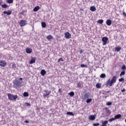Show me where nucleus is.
I'll use <instances>...</instances> for the list:
<instances>
[{"label": "nucleus", "mask_w": 126, "mask_h": 126, "mask_svg": "<svg viewBox=\"0 0 126 126\" xmlns=\"http://www.w3.org/2000/svg\"><path fill=\"white\" fill-rule=\"evenodd\" d=\"M125 80V79L124 78H121V79H119V82H123Z\"/></svg>", "instance_id": "4c0bfd02"}, {"label": "nucleus", "mask_w": 126, "mask_h": 126, "mask_svg": "<svg viewBox=\"0 0 126 126\" xmlns=\"http://www.w3.org/2000/svg\"><path fill=\"white\" fill-rule=\"evenodd\" d=\"M26 52L27 54H31V53H32V49L27 48L26 49Z\"/></svg>", "instance_id": "ddd939ff"}, {"label": "nucleus", "mask_w": 126, "mask_h": 126, "mask_svg": "<svg viewBox=\"0 0 126 126\" xmlns=\"http://www.w3.org/2000/svg\"><path fill=\"white\" fill-rule=\"evenodd\" d=\"M24 13H25V10H23L21 12V14L22 15H24Z\"/></svg>", "instance_id": "79ce46f5"}, {"label": "nucleus", "mask_w": 126, "mask_h": 126, "mask_svg": "<svg viewBox=\"0 0 126 126\" xmlns=\"http://www.w3.org/2000/svg\"><path fill=\"white\" fill-rule=\"evenodd\" d=\"M106 113H107L108 115H110L111 114V111L109 109L106 110Z\"/></svg>", "instance_id": "58836bf2"}, {"label": "nucleus", "mask_w": 126, "mask_h": 126, "mask_svg": "<svg viewBox=\"0 0 126 126\" xmlns=\"http://www.w3.org/2000/svg\"><path fill=\"white\" fill-rule=\"evenodd\" d=\"M1 7L2 8H7V7H8V6H7V5L6 4H3L2 5H1Z\"/></svg>", "instance_id": "b1692460"}, {"label": "nucleus", "mask_w": 126, "mask_h": 126, "mask_svg": "<svg viewBox=\"0 0 126 126\" xmlns=\"http://www.w3.org/2000/svg\"><path fill=\"white\" fill-rule=\"evenodd\" d=\"M46 73V70H45V69H42L40 71V74L42 76H44V75H45Z\"/></svg>", "instance_id": "f3484780"}, {"label": "nucleus", "mask_w": 126, "mask_h": 126, "mask_svg": "<svg viewBox=\"0 0 126 126\" xmlns=\"http://www.w3.org/2000/svg\"><path fill=\"white\" fill-rule=\"evenodd\" d=\"M94 126H100V124L99 123H94L93 124Z\"/></svg>", "instance_id": "ea45409f"}, {"label": "nucleus", "mask_w": 126, "mask_h": 126, "mask_svg": "<svg viewBox=\"0 0 126 126\" xmlns=\"http://www.w3.org/2000/svg\"><path fill=\"white\" fill-rule=\"evenodd\" d=\"M46 39H47V40H48L49 41H50L51 40H52V39H53V36L50 34L46 37Z\"/></svg>", "instance_id": "6ab92c4d"}, {"label": "nucleus", "mask_w": 126, "mask_h": 126, "mask_svg": "<svg viewBox=\"0 0 126 126\" xmlns=\"http://www.w3.org/2000/svg\"><path fill=\"white\" fill-rule=\"evenodd\" d=\"M105 110H106V111H108V110H109V109H108V108H105Z\"/></svg>", "instance_id": "603ef678"}, {"label": "nucleus", "mask_w": 126, "mask_h": 126, "mask_svg": "<svg viewBox=\"0 0 126 126\" xmlns=\"http://www.w3.org/2000/svg\"><path fill=\"white\" fill-rule=\"evenodd\" d=\"M89 94H90L89 93H87L84 94L83 99L84 100H87L88 99H89V96H90Z\"/></svg>", "instance_id": "423d86ee"}, {"label": "nucleus", "mask_w": 126, "mask_h": 126, "mask_svg": "<svg viewBox=\"0 0 126 126\" xmlns=\"http://www.w3.org/2000/svg\"><path fill=\"white\" fill-rule=\"evenodd\" d=\"M95 87L98 89H100V88H101V84H100V83L96 84V85H95Z\"/></svg>", "instance_id": "4be33fe9"}, {"label": "nucleus", "mask_w": 126, "mask_h": 126, "mask_svg": "<svg viewBox=\"0 0 126 126\" xmlns=\"http://www.w3.org/2000/svg\"><path fill=\"white\" fill-rule=\"evenodd\" d=\"M102 42H103L102 45L103 46H106L107 44H108V41L109 40V38L106 37H103L102 38Z\"/></svg>", "instance_id": "7ed1b4c3"}, {"label": "nucleus", "mask_w": 126, "mask_h": 126, "mask_svg": "<svg viewBox=\"0 0 126 126\" xmlns=\"http://www.w3.org/2000/svg\"><path fill=\"white\" fill-rule=\"evenodd\" d=\"M81 86H82L81 83L80 82L78 83L77 87L78 88H81Z\"/></svg>", "instance_id": "72a5a7b5"}, {"label": "nucleus", "mask_w": 126, "mask_h": 126, "mask_svg": "<svg viewBox=\"0 0 126 126\" xmlns=\"http://www.w3.org/2000/svg\"><path fill=\"white\" fill-rule=\"evenodd\" d=\"M39 9H40V7L39 6H36L33 8V11L34 12H36V11H38Z\"/></svg>", "instance_id": "2eb2a0df"}, {"label": "nucleus", "mask_w": 126, "mask_h": 126, "mask_svg": "<svg viewBox=\"0 0 126 126\" xmlns=\"http://www.w3.org/2000/svg\"><path fill=\"white\" fill-rule=\"evenodd\" d=\"M123 15H124L125 17H126V12H125V11L123 12Z\"/></svg>", "instance_id": "37998d69"}, {"label": "nucleus", "mask_w": 126, "mask_h": 126, "mask_svg": "<svg viewBox=\"0 0 126 126\" xmlns=\"http://www.w3.org/2000/svg\"><path fill=\"white\" fill-rule=\"evenodd\" d=\"M46 94H44L43 96L44 97H47V96H49L50 94H51V91H45Z\"/></svg>", "instance_id": "9d476101"}, {"label": "nucleus", "mask_w": 126, "mask_h": 126, "mask_svg": "<svg viewBox=\"0 0 126 126\" xmlns=\"http://www.w3.org/2000/svg\"><path fill=\"white\" fill-rule=\"evenodd\" d=\"M122 69L123 70H126V65H123V66L122 67Z\"/></svg>", "instance_id": "c9c22d12"}, {"label": "nucleus", "mask_w": 126, "mask_h": 126, "mask_svg": "<svg viewBox=\"0 0 126 126\" xmlns=\"http://www.w3.org/2000/svg\"><path fill=\"white\" fill-rule=\"evenodd\" d=\"M116 82H117V76H114L111 79H108L106 81L105 85L106 87H112Z\"/></svg>", "instance_id": "f257e3e1"}, {"label": "nucleus", "mask_w": 126, "mask_h": 126, "mask_svg": "<svg viewBox=\"0 0 126 126\" xmlns=\"http://www.w3.org/2000/svg\"><path fill=\"white\" fill-rule=\"evenodd\" d=\"M95 119H96V118L95 117V116H94V115H90V116H89V119L90 121H94V120H95Z\"/></svg>", "instance_id": "f8f14e48"}, {"label": "nucleus", "mask_w": 126, "mask_h": 126, "mask_svg": "<svg viewBox=\"0 0 126 126\" xmlns=\"http://www.w3.org/2000/svg\"><path fill=\"white\" fill-rule=\"evenodd\" d=\"M7 3H13V0H7Z\"/></svg>", "instance_id": "473e14b6"}, {"label": "nucleus", "mask_w": 126, "mask_h": 126, "mask_svg": "<svg viewBox=\"0 0 126 126\" xmlns=\"http://www.w3.org/2000/svg\"><path fill=\"white\" fill-rule=\"evenodd\" d=\"M26 105L28 106V107H31V104L30 103L27 102L26 103Z\"/></svg>", "instance_id": "a19ab883"}, {"label": "nucleus", "mask_w": 126, "mask_h": 126, "mask_svg": "<svg viewBox=\"0 0 126 126\" xmlns=\"http://www.w3.org/2000/svg\"><path fill=\"white\" fill-rule=\"evenodd\" d=\"M79 52H80V54H82V53H83V51H82V50H80Z\"/></svg>", "instance_id": "09e8293b"}, {"label": "nucleus", "mask_w": 126, "mask_h": 126, "mask_svg": "<svg viewBox=\"0 0 126 126\" xmlns=\"http://www.w3.org/2000/svg\"><path fill=\"white\" fill-rule=\"evenodd\" d=\"M80 66H81V67H82L83 68L84 67L86 68H87V67H88L87 64H81Z\"/></svg>", "instance_id": "a878e982"}, {"label": "nucleus", "mask_w": 126, "mask_h": 126, "mask_svg": "<svg viewBox=\"0 0 126 126\" xmlns=\"http://www.w3.org/2000/svg\"><path fill=\"white\" fill-rule=\"evenodd\" d=\"M8 98L9 100H16L17 98H18V96L17 95H14L13 94H7Z\"/></svg>", "instance_id": "f03ea898"}, {"label": "nucleus", "mask_w": 126, "mask_h": 126, "mask_svg": "<svg viewBox=\"0 0 126 126\" xmlns=\"http://www.w3.org/2000/svg\"><path fill=\"white\" fill-rule=\"evenodd\" d=\"M121 50H122V48L120 46H118L115 48V51L116 52H120V51H121Z\"/></svg>", "instance_id": "aec40b11"}, {"label": "nucleus", "mask_w": 126, "mask_h": 126, "mask_svg": "<svg viewBox=\"0 0 126 126\" xmlns=\"http://www.w3.org/2000/svg\"><path fill=\"white\" fill-rule=\"evenodd\" d=\"M69 96H71V97H73V95H74V92H71L69 93Z\"/></svg>", "instance_id": "c85d7f7f"}, {"label": "nucleus", "mask_w": 126, "mask_h": 126, "mask_svg": "<svg viewBox=\"0 0 126 126\" xmlns=\"http://www.w3.org/2000/svg\"><path fill=\"white\" fill-rule=\"evenodd\" d=\"M66 115H68L69 116H74V114L72 112H67Z\"/></svg>", "instance_id": "393cba45"}, {"label": "nucleus", "mask_w": 126, "mask_h": 126, "mask_svg": "<svg viewBox=\"0 0 126 126\" xmlns=\"http://www.w3.org/2000/svg\"><path fill=\"white\" fill-rule=\"evenodd\" d=\"M12 67H13V68H15L16 67L15 64H13L12 65Z\"/></svg>", "instance_id": "c03bdc74"}, {"label": "nucleus", "mask_w": 126, "mask_h": 126, "mask_svg": "<svg viewBox=\"0 0 126 126\" xmlns=\"http://www.w3.org/2000/svg\"><path fill=\"white\" fill-rule=\"evenodd\" d=\"M110 91H108L107 92V93L109 94V93H110Z\"/></svg>", "instance_id": "3c124183"}, {"label": "nucleus", "mask_w": 126, "mask_h": 126, "mask_svg": "<svg viewBox=\"0 0 126 126\" xmlns=\"http://www.w3.org/2000/svg\"><path fill=\"white\" fill-rule=\"evenodd\" d=\"M0 5L1 6L2 5V1H0Z\"/></svg>", "instance_id": "de8ad7c7"}, {"label": "nucleus", "mask_w": 126, "mask_h": 126, "mask_svg": "<svg viewBox=\"0 0 126 126\" xmlns=\"http://www.w3.org/2000/svg\"><path fill=\"white\" fill-rule=\"evenodd\" d=\"M24 97H28L29 96V94L27 92H24L23 94Z\"/></svg>", "instance_id": "cd10ccee"}, {"label": "nucleus", "mask_w": 126, "mask_h": 126, "mask_svg": "<svg viewBox=\"0 0 126 126\" xmlns=\"http://www.w3.org/2000/svg\"><path fill=\"white\" fill-rule=\"evenodd\" d=\"M112 104H113L112 102H107V103H106V105L107 106H111Z\"/></svg>", "instance_id": "e433bc0d"}, {"label": "nucleus", "mask_w": 126, "mask_h": 126, "mask_svg": "<svg viewBox=\"0 0 126 126\" xmlns=\"http://www.w3.org/2000/svg\"><path fill=\"white\" fill-rule=\"evenodd\" d=\"M104 22V20H98L97 21V23H99V24H102Z\"/></svg>", "instance_id": "c756f323"}, {"label": "nucleus", "mask_w": 126, "mask_h": 126, "mask_svg": "<svg viewBox=\"0 0 126 126\" xmlns=\"http://www.w3.org/2000/svg\"><path fill=\"white\" fill-rule=\"evenodd\" d=\"M106 24L108 26H111V25H112V21L110 19L107 20Z\"/></svg>", "instance_id": "9b49d317"}, {"label": "nucleus", "mask_w": 126, "mask_h": 126, "mask_svg": "<svg viewBox=\"0 0 126 126\" xmlns=\"http://www.w3.org/2000/svg\"><path fill=\"white\" fill-rule=\"evenodd\" d=\"M26 24H27V23L25 20H22L20 21L19 25L21 26V27H23V26H25Z\"/></svg>", "instance_id": "39448f33"}, {"label": "nucleus", "mask_w": 126, "mask_h": 126, "mask_svg": "<svg viewBox=\"0 0 126 126\" xmlns=\"http://www.w3.org/2000/svg\"><path fill=\"white\" fill-rule=\"evenodd\" d=\"M63 58H61L58 60V63H60L61 62H63Z\"/></svg>", "instance_id": "f704fd0d"}, {"label": "nucleus", "mask_w": 126, "mask_h": 126, "mask_svg": "<svg viewBox=\"0 0 126 126\" xmlns=\"http://www.w3.org/2000/svg\"><path fill=\"white\" fill-rule=\"evenodd\" d=\"M36 62V59L34 58H32V59L30 62V64L34 63Z\"/></svg>", "instance_id": "4468645a"}, {"label": "nucleus", "mask_w": 126, "mask_h": 126, "mask_svg": "<svg viewBox=\"0 0 126 126\" xmlns=\"http://www.w3.org/2000/svg\"><path fill=\"white\" fill-rule=\"evenodd\" d=\"M25 123H26V124H28V123H29V121H28V120H26L25 121Z\"/></svg>", "instance_id": "8fccbe9b"}, {"label": "nucleus", "mask_w": 126, "mask_h": 126, "mask_svg": "<svg viewBox=\"0 0 126 126\" xmlns=\"http://www.w3.org/2000/svg\"><path fill=\"white\" fill-rule=\"evenodd\" d=\"M116 119H115V117L114 118H110L109 119V122H110V123L113 122V121H115Z\"/></svg>", "instance_id": "7c9ffc66"}, {"label": "nucleus", "mask_w": 126, "mask_h": 126, "mask_svg": "<svg viewBox=\"0 0 126 126\" xmlns=\"http://www.w3.org/2000/svg\"><path fill=\"white\" fill-rule=\"evenodd\" d=\"M126 91V89L124 88L121 90V92H125Z\"/></svg>", "instance_id": "a18cd8bd"}, {"label": "nucleus", "mask_w": 126, "mask_h": 126, "mask_svg": "<svg viewBox=\"0 0 126 126\" xmlns=\"http://www.w3.org/2000/svg\"><path fill=\"white\" fill-rule=\"evenodd\" d=\"M125 74H126V72L125 71H123L120 74V76H122V75H125Z\"/></svg>", "instance_id": "2f4dec72"}, {"label": "nucleus", "mask_w": 126, "mask_h": 126, "mask_svg": "<svg viewBox=\"0 0 126 126\" xmlns=\"http://www.w3.org/2000/svg\"><path fill=\"white\" fill-rule=\"evenodd\" d=\"M59 92H60V93H63V91H62V89H59Z\"/></svg>", "instance_id": "49530a36"}, {"label": "nucleus", "mask_w": 126, "mask_h": 126, "mask_svg": "<svg viewBox=\"0 0 126 126\" xmlns=\"http://www.w3.org/2000/svg\"><path fill=\"white\" fill-rule=\"evenodd\" d=\"M6 65V63H5V61H0V66H2V67H4V66H5Z\"/></svg>", "instance_id": "6e6552de"}, {"label": "nucleus", "mask_w": 126, "mask_h": 126, "mask_svg": "<svg viewBox=\"0 0 126 126\" xmlns=\"http://www.w3.org/2000/svg\"><path fill=\"white\" fill-rule=\"evenodd\" d=\"M90 10L93 12L96 11V7L94 6H92L90 7Z\"/></svg>", "instance_id": "a211bd4d"}, {"label": "nucleus", "mask_w": 126, "mask_h": 126, "mask_svg": "<svg viewBox=\"0 0 126 126\" xmlns=\"http://www.w3.org/2000/svg\"><path fill=\"white\" fill-rule=\"evenodd\" d=\"M121 118H122V115L117 114L115 116L114 119H115V120H118L119 119H121Z\"/></svg>", "instance_id": "dca6fc26"}, {"label": "nucleus", "mask_w": 126, "mask_h": 126, "mask_svg": "<svg viewBox=\"0 0 126 126\" xmlns=\"http://www.w3.org/2000/svg\"><path fill=\"white\" fill-rule=\"evenodd\" d=\"M22 79H23L22 78H20V80H22Z\"/></svg>", "instance_id": "864d4df0"}, {"label": "nucleus", "mask_w": 126, "mask_h": 126, "mask_svg": "<svg viewBox=\"0 0 126 126\" xmlns=\"http://www.w3.org/2000/svg\"><path fill=\"white\" fill-rule=\"evenodd\" d=\"M91 102H92V98H88L86 100V103H87V104H89V103H91Z\"/></svg>", "instance_id": "5701e85b"}, {"label": "nucleus", "mask_w": 126, "mask_h": 126, "mask_svg": "<svg viewBox=\"0 0 126 126\" xmlns=\"http://www.w3.org/2000/svg\"><path fill=\"white\" fill-rule=\"evenodd\" d=\"M3 14H7V15H10L12 13V11L8 10L7 11H4L3 12Z\"/></svg>", "instance_id": "1a4fd4ad"}, {"label": "nucleus", "mask_w": 126, "mask_h": 126, "mask_svg": "<svg viewBox=\"0 0 126 126\" xmlns=\"http://www.w3.org/2000/svg\"><path fill=\"white\" fill-rule=\"evenodd\" d=\"M100 78H105L106 77V74L102 73L100 75Z\"/></svg>", "instance_id": "bb28decb"}, {"label": "nucleus", "mask_w": 126, "mask_h": 126, "mask_svg": "<svg viewBox=\"0 0 126 126\" xmlns=\"http://www.w3.org/2000/svg\"><path fill=\"white\" fill-rule=\"evenodd\" d=\"M13 84L14 86H16V87H20V86H21V82H20V81L15 80L13 82Z\"/></svg>", "instance_id": "20e7f679"}, {"label": "nucleus", "mask_w": 126, "mask_h": 126, "mask_svg": "<svg viewBox=\"0 0 126 126\" xmlns=\"http://www.w3.org/2000/svg\"><path fill=\"white\" fill-rule=\"evenodd\" d=\"M64 35L66 39H70V38H71V34L68 32H66Z\"/></svg>", "instance_id": "0eeeda50"}, {"label": "nucleus", "mask_w": 126, "mask_h": 126, "mask_svg": "<svg viewBox=\"0 0 126 126\" xmlns=\"http://www.w3.org/2000/svg\"><path fill=\"white\" fill-rule=\"evenodd\" d=\"M41 26L42 28H45L46 26H47V24L44 22H41Z\"/></svg>", "instance_id": "412c9836"}]
</instances>
